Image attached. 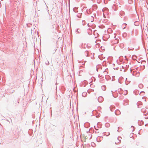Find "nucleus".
<instances>
[{"mask_svg":"<svg viewBox=\"0 0 148 148\" xmlns=\"http://www.w3.org/2000/svg\"><path fill=\"white\" fill-rule=\"evenodd\" d=\"M114 41H113L112 42V44H116V43H118V40L117 39H114Z\"/></svg>","mask_w":148,"mask_h":148,"instance_id":"1","label":"nucleus"},{"mask_svg":"<svg viewBox=\"0 0 148 148\" xmlns=\"http://www.w3.org/2000/svg\"><path fill=\"white\" fill-rule=\"evenodd\" d=\"M100 98H101V101H102V99H103V98L102 97H100L98 98V100L99 101V100H100Z\"/></svg>","mask_w":148,"mask_h":148,"instance_id":"2","label":"nucleus"}]
</instances>
